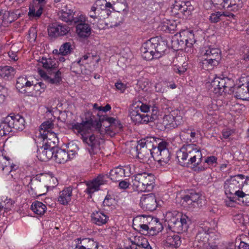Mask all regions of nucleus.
I'll list each match as a JSON object with an SVG mask.
<instances>
[{
  "label": "nucleus",
  "mask_w": 249,
  "mask_h": 249,
  "mask_svg": "<svg viewBox=\"0 0 249 249\" xmlns=\"http://www.w3.org/2000/svg\"><path fill=\"white\" fill-rule=\"evenodd\" d=\"M161 30L164 31L173 33L174 31L178 30V25L175 21L166 20L161 23Z\"/></svg>",
  "instance_id": "obj_32"
},
{
  "label": "nucleus",
  "mask_w": 249,
  "mask_h": 249,
  "mask_svg": "<svg viewBox=\"0 0 249 249\" xmlns=\"http://www.w3.org/2000/svg\"><path fill=\"white\" fill-rule=\"evenodd\" d=\"M201 66L202 68L205 70L209 71L213 69V68L217 66L219 64L218 61L214 59H207V58L203 57L201 62Z\"/></svg>",
  "instance_id": "obj_37"
},
{
  "label": "nucleus",
  "mask_w": 249,
  "mask_h": 249,
  "mask_svg": "<svg viewBox=\"0 0 249 249\" xmlns=\"http://www.w3.org/2000/svg\"><path fill=\"white\" fill-rule=\"evenodd\" d=\"M129 116L135 124H146L150 122H153L154 120V116L142 114L139 109L136 108L135 106L133 105L129 110Z\"/></svg>",
  "instance_id": "obj_12"
},
{
  "label": "nucleus",
  "mask_w": 249,
  "mask_h": 249,
  "mask_svg": "<svg viewBox=\"0 0 249 249\" xmlns=\"http://www.w3.org/2000/svg\"><path fill=\"white\" fill-rule=\"evenodd\" d=\"M98 115V121L93 120L91 118L86 119L81 123H77L73 126V128L81 135L83 142L87 145V149L91 156L96 154L100 149L99 139L92 133L94 131L99 130L102 123L107 122L109 126L117 129L116 131L121 130L123 128V125L119 120L106 115Z\"/></svg>",
  "instance_id": "obj_1"
},
{
  "label": "nucleus",
  "mask_w": 249,
  "mask_h": 249,
  "mask_svg": "<svg viewBox=\"0 0 249 249\" xmlns=\"http://www.w3.org/2000/svg\"><path fill=\"white\" fill-rule=\"evenodd\" d=\"M245 176L242 174H238L233 176H231L229 178L227 179L224 182V189L226 195L236 192L238 189H241L242 184L245 182Z\"/></svg>",
  "instance_id": "obj_9"
},
{
  "label": "nucleus",
  "mask_w": 249,
  "mask_h": 249,
  "mask_svg": "<svg viewBox=\"0 0 249 249\" xmlns=\"http://www.w3.org/2000/svg\"><path fill=\"white\" fill-rule=\"evenodd\" d=\"M9 159L6 157L0 156V169H1L2 170L6 169L8 172L9 169L11 168V166L9 167L6 165V162Z\"/></svg>",
  "instance_id": "obj_50"
},
{
  "label": "nucleus",
  "mask_w": 249,
  "mask_h": 249,
  "mask_svg": "<svg viewBox=\"0 0 249 249\" xmlns=\"http://www.w3.org/2000/svg\"><path fill=\"white\" fill-rule=\"evenodd\" d=\"M15 69L9 66H0V76L3 78H9L14 75Z\"/></svg>",
  "instance_id": "obj_39"
},
{
  "label": "nucleus",
  "mask_w": 249,
  "mask_h": 249,
  "mask_svg": "<svg viewBox=\"0 0 249 249\" xmlns=\"http://www.w3.org/2000/svg\"><path fill=\"white\" fill-rule=\"evenodd\" d=\"M115 86L116 89L120 90L121 92H124L126 88V85L122 82H117L115 83Z\"/></svg>",
  "instance_id": "obj_58"
},
{
  "label": "nucleus",
  "mask_w": 249,
  "mask_h": 249,
  "mask_svg": "<svg viewBox=\"0 0 249 249\" xmlns=\"http://www.w3.org/2000/svg\"><path fill=\"white\" fill-rule=\"evenodd\" d=\"M163 123L170 127H175L178 125L176 118L172 114L166 115L163 117Z\"/></svg>",
  "instance_id": "obj_40"
},
{
  "label": "nucleus",
  "mask_w": 249,
  "mask_h": 249,
  "mask_svg": "<svg viewBox=\"0 0 249 249\" xmlns=\"http://www.w3.org/2000/svg\"><path fill=\"white\" fill-rule=\"evenodd\" d=\"M190 4L189 1H181L180 3L176 1L173 5V10L179 11L185 15H189L190 14L192 9Z\"/></svg>",
  "instance_id": "obj_29"
},
{
  "label": "nucleus",
  "mask_w": 249,
  "mask_h": 249,
  "mask_svg": "<svg viewBox=\"0 0 249 249\" xmlns=\"http://www.w3.org/2000/svg\"><path fill=\"white\" fill-rule=\"evenodd\" d=\"M78 243L74 249H102L99 248L98 242L94 241L92 239L83 238L77 239Z\"/></svg>",
  "instance_id": "obj_22"
},
{
  "label": "nucleus",
  "mask_w": 249,
  "mask_h": 249,
  "mask_svg": "<svg viewBox=\"0 0 249 249\" xmlns=\"http://www.w3.org/2000/svg\"><path fill=\"white\" fill-rule=\"evenodd\" d=\"M133 246L137 249H152V248L150 246L149 243L146 240H143L141 245H136L134 244Z\"/></svg>",
  "instance_id": "obj_54"
},
{
  "label": "nucleus",
  "mask_w": 249,
  "mask_h": 249,
  "mask_svg": "<svg viewBox=\"0 0 249 249\" xmlns=\"http://www.w3.org/2000/svg\"><path fill=\"white\" fill-rule=\"evenodd\" d=\"M84 15L81 14L76 15L71 9L66 6L63 9V22H66L69 25H75L78 21L84 20Z\"/></svg>",
  "instance_id": "obj_17"
},
{
  "label": "nucleus",
  "mask_w": 249,
  "mask_h": 249,
  "mask_svg": "<svg viewBox=\"0 0 249 249\" xmlns=\"http://www.w3.org/2000/svg\"><path fill=\"white\" fill-rule=\"evenodd\" d=\"M110 196H107L103 201V205L104 206H109L112 205V202L111 201Z\"/></svg>",
  "instance_id": "obj_63"
},
{
  "label": "nucleus",
  "mask_w": 249,
  "mask_h": 249,
  "mask_svg": "<svg viewBox=\"0 0 249 249\" xmlns=\"http://www.w3.org/2000/svg\"><path fill=\"white\" fill-rule=\"evenodd\" d=\"M171 159V155L167 147L163 148L161 151L160 152V156L158 162L161 165H164L167 164Z\"/></svg>",
  "instance_id": "obj_35"
},
{
  "label": "nucleus",
  "mask_w": 249,
  "mask_h": 249,
  "mask_svg": "<svg viewBox=\"0 0 249 249\" xmlns=\"http://www.w3.org/2000/svg\"><path fill=\"white\" fill-rule=\"evenodd\" d=\"M167 218H170L168 220V226L174 232L181 233L187 231L190 219L186 215L174 211L167 213Z\"/></svg>",
  "instance_id": "obj_4"
},
{
  "label": "nucleus",
  "mask_w": 249,
  "mask_h": 249,
  "mask_svg": "<svg viewBox=\"0 0 249 249\" xmlns=\"http://www.w3.org/2000/svg\"><path fill=\"white\" fill-rule=\"evenodd\" d=\"M150 149L141 145L136 146L137 157L141 162L146 163L148 164L152 162L153 157Z\"/></svg>",
  "instance_id": "obj_20"
},
{
  "label": "nucleus",
  "mask_w": 249,
  "mask_h": 249,
  "mask_svg": "<svg viewBox=\"0 0 249 249\" xmlns=\"http://www.w3.org/2000/svg\"><path fill=\"white\" fill-rule=\"evenodd\" d=\"M196 131L192 127L183 129L179 134L181 139L186 142H191L196 139Z\"/></svg>",
  "instance_id": "obj_27"
},
{
  "label": "nucleus",
  "mask_w": 249,
  "mask_h": 249,
  "mask_svg": "<svg viewBox=\"0 0 249 249\" xmlns=\"http://www.w3.org/2000/svg\"><path fill=\"white\" fill-rule=\"evenodd\" d=\"M75 155V152L72 151H66V150L63 149V160H65V161H67L70 159H72Z\"/></svg>",
  "instance_id": "obj_51"
},
{
  "label": "nucleus",
  "mask_w": 249,
  "mask_h": 249,
  "mask_svg": "<svg viewBox=\"0 0 249 249\" xmlns=\"http://www.w3.org/2000/svg\"><path fill=\"white\" fill-rule=\"evenodd\" d=\"M154 175L146 172L138 173L132 177L133 189L138 192L150 191L153 188Z\"/></svg>",
  "instance_id": "obj_6"
},
{
  "label": "nucleus",
  "mask_w": 249,
  "mask_h": 249,
  "mask_svg": "<svg viewBox=\"0 0 249 249\" xmlns=\"http://www.w3.org/2000/svg\"><path fill=\"white\" fill-rule=\"evenodd\" d=\"M133 105H135V107L139 109L141 112L147 113L150 110V106L144 104L140 101L133 103Z\"/></svg>",
  "instance_id": "obj_45"
},
{
  "label": "nucleus",
  "mask_w": 249,
  "mask_h": 249,
  "mask_svg": "<svg viewBox=\"0 0 249 249\" xmlns=\"http://www.w3.org/2000/svg\"><path fill=\"white\" fill-rule=\"evenodd\" d=\"M196 238L198 241L205 242L208 240L207 234L206 232L199 231L196 234Z\"/></svg>",
  "instance_id": "obj_53"
},
{
  "label": "nucleus",
  "mask_w": 249,
  "mask_h": 249,
  "mask_svg": "<svg viewBox=\"0 0 249 249\" xmlns=\"http://www.w3.org/2000/svg\"><path fill=\"white\" fill-rule=\"evenodd\" d=\"M53 159L58 164H61L62 160V149L58 147L53 148Z\"/></svg>",
  "instance_id": "obj_43"
},
{
  "label": "nucleus",
  "mask_w": 249,
  "mask_h": 249,
  "mask_svg": "<svg viewBox=\"0 0 249 249\" xmlns=\"http://www.w3.org/2000/svg\"><path fill=\"white\" fill-rule=\"evenodd\" d=\"M229 4H227V7H234L236 10L241 8L243 6L242 0H229Z\"/></svg>",
  "instance_id": "obj_47"
},
{
  "label": "nucleus",
  "mask_w": 249,
  "mask_h": 249,
  "mask_svg": "<svg viewBox=\"0 0 249 249\" xmlns=\"http://www.w3.org/2000/svg\"><path fill=\"white\" fill-rule=\"evenodd\" d=\"M182 204L184 207L192 209L201 206L202 195L194 190L189 191L181 197Z\"/></svg>",
  "instance_id": "obj_10"
},
{
  "label": "nucleus",
  "mask_w": 249,
  "mask_h": 249,
  "mask_svg": "<svg viewBox=\"0 0 249 249\" xmlns=\"http://www.w3.org/2000/svg\"><path fill=\"white\" fill-rule=\"evenodd\" d=\"M53 148L43 145L38 149L37 157L40 161H47L53 159Z\"/></svg>",
  "instance_id": "obj_23"
},
{
  "label": "nucleus",
  "mask_w": 249,
  "mask_h": 249,
  "mask_svg": "<svg viewBox=\"0 0 249 249\" xmlns=\"http://www.w3.org/2000/svg\"><path fill=\"white\" fill-rule=\"evenodd\" d=\"M83 21H78L75 25L76 33L77 36L83 39L88 38L91 34V28L89 24L86 23L87 18L84 16Z\"/></svg>",
  "instance_id": "obj_18"
},
{
  "label": "nucleus",
  "mask_w": 249,
  "mask_h": 249,
  "mask_svg": "<svg viewBox=\"0 0 249 249\" xmlns=\"http://www.w3.org/2000/svg\"><path fill=\"white\" fill-rule=\"evenodd\" d=\"M91 218L92 222L98 226L106 224L108 220V216L101 211L94 212L91 215Z\"/></svg>",
  "instance_id": "obj_25"
},
{
  "label": "nucleus",
  "mask_w": 249,
  "mask_h": 249,
  "mask_svg": "<svg viewBox=\"0 0 249 249\" xmlns=\"http://www.w3.org/2000/svg\"><path fill=\"white\" fill-rule=\"evenodd\" d=\"M11 132L10 128H9L5 119L0 123V137L7 135Z\"/></svg>",
  "instance_id": "obj_42"
},
{
  "label": "nucleus",
  "mask_w": 249,
  "mask_h": 249,
  "mask_svg": "<svg viewBox=\"0 0 249 249\" xmlns=\"http://www.w3.org/2000/svg\"><path fill=\"white\" fill-rule=\"evenodd\" d=\"M74 48V46L71 42L63 43V56L71 53Z\"/></svg>",
  "instance_id": "obj_49"
},
{
  "label": "nucleus",
  "mask_w": 249,
  "mask_h": 249,
  "mask_svg": "<svg viewBox=\"0 0 249 249\" xmlns=\"http://www.w3.org/2000/svg\"><path fill=\"white\" fill-rule=\"evenodd\" d=\"M33 85V81H30L25 76H20L17 80L16 88L22 93H29V89Z\"/></svg>",
  "instance_id": "obj_21"
},
{
  "label": "nucleus",
  "mask_w": 249,
  "mask_h": 249,
  "mask_svg": "<svg viewBox=\"0 0 249 249\" xmlns=\"http://www.w3.org/2000/svg\"><path fill=\"white\" fill-rule=\"evenodd\" d=\"M147 220V216H138L133 220V227L135 230L139 231L143 235H150V228Z\"/></svg>",
  "instance_id": "obj_14"
},
{
  "label": "nucleus",
  "mask_w": 249,
  "mask_h": 249,
  "mask_svg": "<svg viewBox=\"0 0 249 249\" xmlns=\"http://www.w3.org/2000/svg\"><path fill=\"white\" fill-rule=\"evenodd\" d=\"M233 85V81L230 78L227 77H216L211 82L210 89L218 96L223 92L231 91Z\"/></svg>",
  "instance_id": "obj_8"
},
{
  "label": "nucleus",
  "mask_w": 249,
  "mask_h": 249,
  "mask_svg": "<svg viewBox=\"0 0 249 249\" xmlns=\"http://www.w3.org/2000/svg\"><path fill=\"white\" fill-rule=\"evenodd\" d=\"M165 242L168 247H178L180 245V237L174 233L173 235H170L167 236L165 239Z\"/></svg>",
  "instance_id": "obj_36"
},
{
  "label": "nucleus",
  "mask_w": 249,
  "mask_h": 249,
  "mask_svg": "<svg viewBox=\"0 0 249 249\" xmlns=\"http://www.w3.org/2000/svg\"><path fill=\"white\" fill-rule=\"evenodd\" d=\"M33 89L36 92L39 91L40 93L44 90L46 88V85L43 83L39 82L34 84L33 83Z\"/></svg>",
  "instance_id": "obj_52"
},
{
  "label": "nucleus",
  "mask_w": 249,
  "mask_h": 249,
  "mask_svg": "<svg viewBox=\"0 0 249 249\" xmlns=\"http://www.w3.org/2000/svg\"><path fill=\"white\" fill-rule=\"evenodd\" d=\"M196 40L192 31L188 30L179 32V35H176L172 39V46L175 50H186L191 48Z\"/></svg>",
  "instance_id": "obj_7"
},
{
  "label": "nucleus",
  "mask_w": 249,
  "mask_h": 249,
  "mask_svg": "<svg viewBox=\"0 0 249 249\" xmlns=\"http://www.w3.org/2000/svg\"><path fill=\"white\" fill-rule=\"evenodd\" d=\"M43 68L46 70H39L38 73L41 77L52 84H57L61 80V72L56 71V64L52 59L42 57L41 60Z\"/></svg>",
  "instance_id": "obj_5"
},
{
  "label": "nucleus",
  "mask_w": 249,
  "mask_h": 249,
  "mask_svg": "<svg viewBox=\"0 0 249 249\" xmlns=\"http://www.w3.org/2000/svg\"><path fill=\"white\" fill-rule=\"evenodd\" d=\"M53 137L52 138H50L49 140H45V141L42 140L44 145H46L47 147L52 148H56L57 147L55 146V145L58 142V139L57 136H54V134H53Z\"/></svg>",
  "instance_id": "obj_44"
},
{
  "label": "nucleus",
  "mask_w": 249,
  "mask_h": 249,
  "mask_svg": "<svg viewBox=\"0 0 249 249\" xmlns=\"http://www.w3.org/2000/svg\"><path fill=\"white\" fill-rule=\"evenodd\" d=\"M62 32V25L57 23H53L49 25L48 27V34L51 39H55L61 35Z\"/></svg>",
  "instance_id": "obj_26"
},
{
  "label": "nucleus",
  "mask_w": 249,
  "mask_h": 249,
  "mask_svg": "<svg viewBox=\"0 0 249 249\" xmlns=\"http://www.w3.org/2000/svg\"><path fill=\"white\" fill-rule=\"evenodd\" d=\"M155 51V58L160 57L164 53L167 49V46L165 43L161 41L159 42L156 38V41H154Z\"/></svg>",
  "instance_id": "obj_33"
},
{
  "label": "nucleus",
  "mask_w": 249,
  "mask_h": 249,
  "mask_svg": "<svg viewBox=\"0 0 249 249\" xmlns=\"http://www.w3.org/2000/svg\"><path fill=\"white\" fill-rule=\"evenodd\" d=\"M43 9L40 7L37 10L34 7H30L28 16L31 18H39L42 13Z\"/></svg>",
  "instance_id": "obj_46"
},
{
  "label": "nucleus",
  "mask_w": 249,
  "mask_h": 249,
  "mask_svg": "<svg viewBox=\"0 0 249 249\" xmlns=\"http://www.w3.org/2000/svg\"><path fill=\"white\" fill-rule=\"evenodd\" d=\"M147 220L150 230V235H157L163 230V227L162 224L157 218H153L150 216H147Z\"/></svg>",
  "instance_id": "obj_24"
},
{
  "label": "nucleus",
  "mask_w": 249,
  "mask_h": 249,
  "mask_svg": "<svg viewBox=\"0 0 249 249\" xmlns=\"http://www.w3.org/2000/svg\"><path fill=\"white\" fill-rule=\"evenodd\" d=\"M130 173V167L129 165L123 167L118 166L110 170L109 175H99L89 185L87 189V193L92 194L99 189L100 185L105 183L106 178H109L113 181H119L121 178L129 176Z\"/></svg>",
  "instance_id": "obj_3"
},
{
  "label": "nucleus",
  "mask_w": 249,
  "mask_h": 249,
  "mask_svg": "<svg viewBox=\"0 0 249 249\" xmlns=\"http://www.w3.org/2000/svg\"><path fill=\"white\" fill-rule=\"evenodd\" d=\"M53 126V124L52 122L49 121L44 122L41 124L40 126L39 134L43 141L49 140L50 138L53 137V134L54 136H57V134L52 131Z\"/></svg>",
  "instance_id": "obj_19"
},
{
  "label": "nucleus",
  "mask_w": 249,
  "mask_h": 249,
  "mask_svg": "<svg viewBox=\"0 0 249 249\" xmlns=\"http://www.w3.org/2000/svg\"><path fill=\"white\" fill-rule=\"evenodd\" d=\"M154 41H156L155 38H151L144 42L141 47L142 57L146 60H151L155 58L156 52Z\"/></svg>",
  "instance_id": "obj_15"
},
{
  "label": "nucleus",
  "mask_w": 249,
  "mask_h": 249,
  "mask_svg": "<svg viewBox=\"0 0 249 249\" xmlns=\"http://www.w3.org/2000/svg\"><path fill=\"white\" fill-rule=\"evenodd\" d=\"M72 188L69 186L63 189V205L69 204L71 201Z\"/></svg>",
  "instance_id": "obj_41"
},
{
  "label": "nucleus",
  "mask_w": 249,
  "mask_h": 249,
  "mask_svg": "<svg viewBox=\"0 0 249 249\" xmlns=\"http://www.w3.org/2000/svg\"><path fill=\"white\" fill-rule=\"evenodd\" d=\"M111 109V106L109 104H107L105 107L100 106L98 108L99 111L107 112Z\"/></svg>",
  "instance_id": "obj_62"
},
{
  "label": "nucleus",
  "mask_w": 249,
  "mask_h": 249,
  "mask_svg": "<svg viewBox=\"0 0 249 249\" xmlns=\"http://www.w3.org/2000/svg\"><path fill=\"white\" fill-rule=\"evenodd\" d=\"M31 209L36 214L42 215L44 213L46 206L40 201H36L31 206Z\"/></svg>",
  "instance_id": "obj_38"
},
{
  "label": "nucleus",
  "mask_w": 249,
  "mask_h": 249,
  "mask_svg": "<svg viewBox=\"0 0 249 249\" xmlns=\"http://www.w3.org/2000/svg\"><path fill=\"white\" fill-rule=\"evenodd\" d=\"M217 158L213 156L208 157L205 159V163H207L209 165H212L217 163Z\"/></svg>",
  "instance_id": "obj_56"
},
{
  "label": "nucleus",
  "mask_w": 249,
  "mask_h": 249,
  "mask_svg": "<svg viewBox=\"0 0 249 249\" xmlns=\"http://www.w3.org/2000/svg\"><path fill=\"white\" fill-rule=\"evenodd\" d=\"M177 158L180 165L196 168L198 171H203L206 167L201 166L202 155L196 145L189 144L183 145L177 152Z\"/></svg>",
  "instance_id": "obj_2"
},
{
  "label": "nucleus",
  "mask_w": 249,
  "mask_h": 249,
  "mask_svg": "<svg viewBox=\"0 0 249 249\" xmlns=\"http://www.w3.org/2000/svg\"><path fill=\"white\" fill-rule=\"evenodd\" d=\"M46 181V177L39 175L31 179L28 186L33 192H35V195L40 196L44 194L46 188L48 187Z\"/></svg>",
  "instance_id": "obj_11"
},
{
  "label": "nucleus",
  "mask_w": 249,
  "mask_h": 249,
  "mask_svg": "<svg viewBox=\"0 0 249 249\" xmlns=\"http://www.w3.org/2000/svg\"><path fill=\"white\" fill-rule=\"evenodd\" d=\"M241 189H237L236 192H234V193L233 194H231V195H235L236 196H237L238 197H241V198H243L244 197H245L246 196L245 195V193L244 191V190H242V191H240Z\"/></svg>",
  "instance_id": "obj_61"
},
{
  "label": "nucleus",
  "mask_w": 249,
  "mask_h": 249,
  "mask_svg": "<svg viewBox=\"0 0 249 249\" xmlns=\"http://www.w3.org/2000/svg\"><path fill=\"white\" fill-rule=\"evenodd\" d=\"M223 17L222 12H217L214 13H213L210 17L209 19L212 22L217 23L220 20H222V17Z\"/></svg>",
  "instance_id": "obj_48"
},
{
  "label": "nucleus",
  "mask_w": 249,
  "mask_h": 249,
  "mask_svg": "<svg viewBox=\"0 0 249 249\" xmlns=\"http://www.w3.org/2000/svg\"><path fill=\"white\" fill-rule=\"evenodd\" d=\"M167 142L161 141L159 143H157V145H156L155 146H153V147L151 148L150 150L153 160L158 161L160 152L161 151L163 148L167 147Z\"/></svg>",
  "instance_id": "obj_30"
},
{
  "label": "nucleus",
  "mask_w": 249,
  "mask_h": 249,
  "mask_svg": "<svg viewBox=\"0 0 249 249\" xmlns=\"http://www.w3.org/2000/svg\"><path fill=\"white\" fill-rule=\"evenodd\" d=\"M158 141H161L160 139L157 138ZM157 145V138L155 137H147L143 140L139 142L137 146H142V147H146L148 149L153 147L155 145Z\"/></svg>",
  "instance_id": "obj_34"
},
{
  "label": "nucleus",
  "mask_w": 249,
  "mask_h": 249,
  "mask_svg": "<svg viewBox=\"0 0 249 249\" xmlns=\"http://www.w3.org/2000/svg\"><path fill=\"white\" fill-rule=\"evenodd\" d=\"M236 98L243 100H248L249 99V89H248L246 81L238 86L234 92Z\"/></svg>",
  "instance_id": "obj_28"
},
{
  "label": "nucleus",
  "mask_w": 249,
  "mask_h": 249,
  "mask_svg": "<svg viewBox=\"0 0 249 249\" xmlns=\"http://www.w3.org/2000/svg\"><path fill=\"white\" fill-rule=\"evenodd\" d=\"M130 183L126 180H122L119 183V187L121 189H126L130 185Z\"/></svg>",
  "instance_id": "obj_57"
},
{
  "label": "nucleus",
  "mask_w": 249,
  "mask_h": 249,
  "mask_svg": "<svg viewBox=\"0 0 249 249\" xmlns=\"http://www.w3.org/2000/svg\"><path fill=\"white\" fill-rule=\"evenodd\" d=\"M203 57L207 58V59H214L219 63L221 57L220 50L218 48H209L206 50Z\"/></svg>",
  "instance_id": "obj_31"
},
{
  "label": "nucleus",
  "mask_w": 249,
  "mask_h": 249,
  "mask_svg": "<svg viewBox=\"0 0 249 249\" xmlns=\"http://www.w3.org/2000/svg\"><path fill=\"white\" fill-rule=\"evenodd\" d=\"M115 2L112 0H106L105 7L111 8L114 10V6L115 5Z\"/></svg>",
  "instance_id": "obj_60"
},
{
  "label": "nucleus",
  "mask_w": 249,
  "mask_h": 249,
  "mask_svg": "<svg viewBox=\"0 0 249 249\" xmlns=\"http://www.w3.org/2000/svg\"><path fill=\"white\" fill-rule=\"evenodd\" d=\"M80 65V60H79L77 62H74L72 63L71 68V71L75 73H79L80 72V70L78 69V68L79 67Z\"/></svg>",
  "instance_id": "obj_55"
},
{
  "label": "nucleus",
  "mask_w": 249,
  "mask_h": 249,
  "mask_svg": "<svg viewBox=\"0 0 249 249\" xmlns=\"http://www.w3.org/2000/svg\"><path fill=\"white\" fill-rule=\"evenodd\" d=\"M140 204L143 209L150 211L156 210L159 205L154 194L150 193L143 195L141 198Z\"/></svg>",
  "instance_id": "obj_16"
},
{
  "label": "nucleus",
  "mask_w": 249,
  "mask_h": 249,
  "mask_svg": "<svg viewBox=\"0 0 249 249\" xmlns=\"http://www.w3.org/2000/svg\"><path fill=\"white\" fill-rule=\"evenodd\" d=\"M11 131H22L25 128V120L19 114L7 116L5 118Z\"/></svg>",
  "instance_id": "obj_13"
},
{
  "label": "nucleus",
  "mask_w": 249,
  "mask_h": 249,
  "mask_svg": "<svg viewBox=\"0 0 249 249\" xmlns=\"http://www.w3.org/2000/svg\"><path fill=\"white\" fill-rule=\"evenodd\" d=\"M241 189L244 190V192L246 193V196H249V184H243Z\"/></svg>",
  "instance_id": "obj_64"
},
{
  "label": "nucleus",
  "mask_w": 249,
  "mask_h": 249,
  "mask_svg": "<svg viewBox=\"0 0 249 249\" xmlns=\"http://www.w3.org/2000/svg\"><path fill=\"white\" fill-rule=\"evenodd\" d=\"M233 131L228 128H226L223 130L222 131V136L225 139L228 138L230 136H231L232 134Z\"/></svg>",
  "instance_id": "obj_59"
}]
</instances>
